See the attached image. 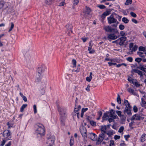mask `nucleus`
<instances>
[{
	"label": "nucleus",
	"instance_id": "nucleus-63",
	"mask_svg": "<svg viewBox=\"0 0 146 146\" xmlns=\"http://www.w3.org/2000/svg\"><path fill=\"white\" fill-rule=\"evenodd\" d=\"M120 34L122 36H124L125 35H126L127 34H126L124 32V31H121L120 32Z\"/></svg>",
	"mask_w": 146,
	"mask_h": 146
},
{
	"label": "nucleus",
	"instance_id": "nucleus-43",
	"mask_svg": "<svg viewBox=\"0 0 146 146\" xmlns=\"http://www.w3.org/2000/svg\"><path fill=\"white\" fill-rule=\"evenodd\" d=\"M85 130H86V133L87 132L86 129V128L85 127H82L80 128V132H81V131H82L83 132H85Z\"/></svg>",
	"mask_w": 146,
	"mask_h": 146
},
{
	"label": "nucleus",
	"instance_id": "nucleus-9",
	"mask_svg": "<svg viewBox=\"0 0 146 146\" xmlns=\"http://www.w3.org/2000/svg\"><path fill=\"white\" fill-rule=\"evenodd\" d=\"M88 136L89 138L93 141H97V136L95 133H91L88 135Z\"/></svg>",
	"mask_w": 146,
	"mask_h": 146
},
{
	"label": "nucleus",
	"instance_id": "nucleus-61",
	"mask_svg": "<svg viewBox=\"0 0 146 146\" xmlns=\"http://www.w3.org/2000/svg\"><path fill=\"white\" fill-rule=\"evenodd\" d=\"M92 78V77H90V76L87 77L86 78V80L88 82H90L91 81Z\"/></svg>",
	"mask_w": 146,
	"mask_h": 146
},
{
	"label": "nucleus",
	"instance_id": "nucleus-23",
	"mask_svg": "<svg viewBox=\"0 0 146 146\" xmlns=\"http://www.w3.org/2000/svg\"><path fill=\"white\" fill-rule=\"evenodd\" d=\"M7 139V137H5L1 142V144H0V146H3L7 141L8 140Z\"/></svg>",
	"mask_w": 146,
	"mask_h": 146
},
{
	"label": "nucleus",
	"instance_id": "nucleus-41",
	"mask_svg": "<svg viewBox=\"0 0 146 146\" xmlns=\"http://www.w3.org/2000/svg\"><path fill=\"white\" fill-rule=\"evenodd\" d=\"M97 7L101 9H104L106 8V7L103 5H99L97 6Z\"/></svg>",
	"mask_w": 146,
	"mask_h": 146
},
{
	"label": "nucleus",
	"instance_id": "nucleus-55",
	"mask_svg": "<svg viewBox=\"0 0 146 146\" xmlns=\"http://www.w3.org/2000/svg\"><path fill=\"white\" fill-rule=\"evenodd\" d=\"M74 140L71 138L70 139V146H72L74 144Z\"/></svg>",
	"mask_w": 146,
	"mask_h": 146
},
{
	"label": "nucleus",
	"instance_id": "nucleus-54",
	"mask_svg": "<svg viewBox=\"0 0 146 146\" xmlns=\"http://www.w3.org/2000/svg\"><path fill=\"white\" fill-rule=\"evenodd\" d=\"M108 64L109 66H111L112 65H116L117 64L115 62H108Z\"/></svg>",
	"mask_w": 146,
	"mask_h": 146
},
{
	"label": "nucleus",
	"instance_id": "nucleus-53",
	"mask_svg": "<svg viewBox=\"0 0 146 146\" xmlns=\"http://www.w3.org/2000/svg\"><path fill=\"white\" fill-rule=\"evenodd\" d=\"M133 110L134 112L135 113L137 112L138 111V108L135 105L133 106Z\"/></svg>",
	"mask_w": 146,
	"mask_h": 146
},
{
	"label": "nucleus",
	"instance_id": "nucleus-20",
	"mask_svg": "<svg viewBox=\"0 0 146 146\" xmlns=\"http://www.w3.org/2000/svg\"><path fill=\"white\" fill-rule=\"evenodd\" d=\"M113 10L112 9H110L108 11H106L103 13V15H105L106 16L110 15L111 13V12L112 11V10Z\"/></svg>",
	"mask_w": 146,
	"mask_h": 146
},
{
	"label": "nucleus",
	"instance_id": "nucleus-45",
	"mask_svg": "<svg viewBox=\"0 0 146 146\" xmlns=\"http://www.w3.org/2000/svg\"><path fill=\"white\" fill-rule=\"evenodd\" d=\"M110 141V143L109 145V146H115V144L114 143L113 140H111Z\"/></svg>",
	"mask_w": 146,
	"mask_h": 146
},
{
	"label": "nucleus",
	"instance_id": "nucleus-30",
	"mask_svg": "<svg viewBox=\"0 0 146 146\" xmlns=\"http://www.w3.org/2000/svg\"><path fill=\"white\" fill-rule=\"evenodd\" d=\"M85 131H86V130H85ZM81 133L82 135V137L84 138L85 139L86 138H87V134L85 132H83L82 131H81Z\"/></svg>",
	"mask_w": 146,
	"mask_h": 146
},
{
	"label": "nucleus",
	"instance_id": "nucleus-47",
	"mask_svg": "<svg viewBox=\"0 0 146 146\" xmlns=\"http://www.w3.org/2000/svg\"><path fill=\"white\" fill-rule=\"evenodd\" d=\"M119 29L120 30H122L125 29V26L122 24H120L119 25Z\"/></svg>",
	"mask_w": 146,
	"mask_h": 146
},
{
	"label": "nucleus",
	"instance_id": "nucleus-38",
	"mask_svg": "<svg viewBox=\"0 0 146 146\" xmlns=\"http://www.w3.org/2000/svg\"><path fill=\"white\" fill-rule=\"evenodd\" d=\"M142 60V59L141 58H136L135 59V61L136 62H137L138 64H139V63H140L141 62Z\"/></svg>",
	"mask_w": 146,
	"mask_h": 146
},
{
	"label": "nucleus",
	"instance_id": "nucleus-8",
	"mask_svg": "<svg viewBox=\"0 0 146 146\" xmlns=\"http://www.w3.org/2000/svg\"><path fill=\"white\" fill-rule=\"evenodd\" d=\"M131 72L132 76L134 75V73H136L139 75L140 77H142L143 76L142 72L137 69H132L131 71Z\"/></svg>",
	"mask_w": 146,
	"mask_h": 146
},
{
	"label": "nucleus",
	"instance_id": "nucleus-19",
	"mask_svg": "<svg viewBox=\"0 0 146 146\" xmlns=\"http://www.w3.org/2000/svg\"><path fill=\"white\" fill-rule=\"evenodd\" d=\"M146 138V134L143 133L140 138V141L142 142H143L145 141Z\"/></svg>",
	"mask_w": 146,
	"mask_h": 146
},
{
	"label": "nucleus",
	"instance_id": "nucleus-21",
	"mask_svg": "<svg viewBox=\"0 0 146 146\" xmlns=\"http://www.w3.org/2000/svg\"><path fill=\"white\" fill-rule=\"evenodd\" d=\"M119 23V22L117 21V20L116 22L115 23L111 25L110 26L111 27V28L116 29L117 25Z\"/></svg>",
	"mask_w": 146,
	"mask_h": 146
},
{
	"label": "nucleus",
	"instance_id": "nucleus-60",
	"mask_svg": "<svg viewBox=\"0 0 146 146\" xmlns=\"http://www.w3.org/2000/svg\"><path fill=\"white\" fill-rule=\"evenodd\" d=\"M116 112L117 114V115L121 117L122 115L121 114V111L117 110L116 111Z\"/></svg>",
	"mask_w": 146,
	"mask_h": 146
},
{
	"label": "nucleus",
	"instance_id": "nucleus-36",
	"mask_svg": "<svg viewBox=\"0 0 146 146\" xmlns=\"http://www.w3.org/2000/svg\"><path fill=\"white\" fill-rule=\"evenodd\" d=\"M111 62H116L118 63H119V60L117 58H114V59H111V60H110Z\"/></svg>",
	"mask_w": 146,
	"mask_h": 146
},
{
	"label": "nucleus",
	"instance_id": "nucleus-22",
	"mask_svg": "<svg viewBox=\"0 0 146 146\" xmlns=\"http://www.w3.org/2000/svg\"><path fill=\"white\" fill-rule=\"evenodd\" d=\"M135 86L137 87H139L140 86V84H139L137 80L135 79H134V80L133 81V83H132Z\"/></svg>",
	"mask_w": 146,
	"mask_h": 146
},
{
	"label": "nucleus",
	"instance_id": "nucleus-13",
	"mask_svg": "<svg viewBox=\"0 0 146 146\" xmlns=\"http://www.w3.org/2000/svg\"><path fill=\"white\" fill-rule=\"evenodd\" d=\"M85 9V11H83V13L85 14H87L88 15H90V13L92 11L91 9L87 6H86Z\"/></svg>",
	"mask_w": 146,
	"mask_h": 146
},
{
	"label": "nucleus",
	"instance_id": "nucleus-7",
	"mask_svg": "<svg viewBox=\"0 0 146 146\" xmlns=\"http://www.w3.org/2000/svg\"><path fill=\"white\" fill-rule=\"evenodd\" d=\"M58 111L61 115H65L66 111V108L63 107H60L57 105Z\"/></svg>",
	"mask_w": 146,
	"mask_h": 146
},
{
	"label": "nucleus",
	"instance_id": "nucleus-46",
	"mask_svg": "<svg viewBox=\"0 0 146 146\" xmlns=\"http://www.w3.org/2000/svg\"><path fill=\"white\" fill-rule=\"evenodd\" d=\"M137 54L139 56L143 58L145 57V56L144 55H142V54H143V53L141 52H137Z\"/></svg>",
	"mask_w": 146,
	"mask_h": 146
},
{
	"label": "nucleus",
	"instance_id": "nucleus-12",
	"mask_svg": "<svg viewBox=\"0 0 146 146\" xmlns=\"http://www.w3.org/2000/svg\"><path fill=\"white\" fill-rule=\"evenodd\" d=\"M123 112L125 114H126L127 113L128 116H130L132 115L131 109H127V108L126 109H125L123 111Z\"/></svg>",
	"mask_w": 146,
	"mask_h": 146
},
{
	"label": "nucleus",
	"instance_id": "nucleus-49",
	"mask_svg": "<svg viewBox=\"0 0 146 146\" xmlns=\"http://www.w3.org/2000/svg\"><path fill=\"white\" fill-rule=\"evenodd\" d=\"M110 116L111 115H114L115 114V111L111 109L110 110Z\"/></svg>",
	"mask_w": 146,
	"mask_h": 146
},
{
	"label": "nucleus",
	"instance_id": "nucleus-16",
	"mask_svg": "<svg viewBox=\"0 0 146 146\" xmlns=\"http://www.w3.org/2000/svg\"><path fill=\"white\" fill-rule=\"evenodd\" d=\"M92 46L90 42L88 49V50L89 51V53L90 54H93L95 52L94 50H92Z\"/></svg>",
	"mask_w": 146,
	"mask_h": 146
},
{
	"label": "nucleus",
	"instance_id": "nucleus-10",
	"mask_svg": "<svg viewBox=\"0 0 146 146\" xmlns=\"http://www.w3.org/2000/svg\"><path fill=\"white\" fill-rule=\"evenodd\" d=\"M141 117L138 114H135L133 115L132 117L130 119L131 121H133L134 120H140L141 118Z\"/></svg>",
	"mask_w": 146,
	"mask_h": 146
},
{
	"label": "nucleus",
	"instance_id": "nucleus-33",
	"mask_svg": "<svg viewBox=\"0 0 146 146\" xmlns=\"http://www.w3.org/2000/svg\"><path fill=\"white\" fill-rule=\"evenodd\" d=\"M120 117H121V121H125L126 118L125 116L124 115H122Z\"/></svg>",
	"mask_w": 146,
	"mask_h": 146
},
{
	"label": "nucleus",
	"instance_id": "nucleus-50",
	"mask_svg": "<svg viewBox=\"0 0 146 146\" xmlns=\"http://www.w3.org/2000/svg\"><path fill=\"white\" fill-rule=\"evenodd\" d=\"M14 27V24L13 23H11V25L10 28H9V30L8 31V32H10L11 31L12 29H13Z\"/></svg>",
	"mask_w": 146,
	"mask_h": 146
},
{
	"label": "nucleus",
	"instance_id": "nucleus-35",
	"mask_svg": "<svg viewBox=\"0 0 146 146\" xmlns=\"http://www.w3.org/2000/svg\"><path fill=\"white\" fill-rule=\"evenodd\" d=\"M39 95H43L44 94V88H42L41 89V90L39 91Z\"/></svg>",
	"mask_w": 146,
	"mask_h": 146
},
{
	"label": "nucleus",
	"instance_id": "nucleus-11",
	"mask_svg": "<svg viewBox=\"0 0 146 146\" xmlns=\"http://www.w3.org/2000/svg\"><path fill=\"white\" fill-rule=\"evenodd\" d=\"M65 115H61L60 118L61 122V124L62 126H64L65 125V121L66 119V117Z\"/></svg>",
	"mask_w": 146,
	"mask_h": 146
},
{
	"label": "nucleus",
	"instance_id": "nucleus-59",
	"mask_svg": "<svg viewBox=\"0 0 146 146\" xmlns=\"http://www.w3.org/2000/svg\"><path fill=\"white\" fill-rule=\"evenodd\" d=\"M33 109L34 113L35 114L37 113L36 106V105H33Z\"/></svg>",
	"mask_w": 146,
	"mask_h": 146
},
{
	"label": "nucleus",
	"instance_id": "nucleus-48",
	"mask_svg": "<svg viewBox=\"0 0 146 146\" xmlns=\"http://www.w3.org/2000/svg\"><path fill=\"white\" fill-rule=\"evenodd\" d=\"M124 129V128L123 126H121L119 129L118 132L120 133H122Z\"/></svg>",
	"mask_w": 146,
	"mask_h": 146
},
{
	"label": "nucleus",
	"instance_id": "nucleus-32",
	"mask_svg": "<svg viewBox=\"0 0 146 146\" xmlns=\"http://www.w3.org/2000/svg\"><path fill=\"white\" fill-rule=\"evenodd\" d=\"M102 113L101 111H100L98 112V115L99 116V117L97 118V120H99L100 119V117L102 115Z\"/></svg>",
	"mask_w": 146,
	"mask_h": 146
},
{
	"label": "nucleus",
	"instance_id": "nucleus-2",
	"mask_svg": "<svg viewBox=\"0 0 146 146\" xmlns=\"http://www.w3.org/2000/svg\"><path fill=\"white\" fill-rule=\"evenodd\" d=\"M46 68L45 66L43 64L41 65L38 67L36 70V82H38L41 81L42 78L41 74L45 71Z\"/></svg>",
	"mask_w": 146,
	"mask_h": 146
},
{
	"label": "nucleus",
	"instance_id": "nucleus-52",
	"mask_svg": "<svg viewBox=\"0 0 146 146\" xmlns=\"http://www.w3.org/2000/svg\"><path fill=\"white\" fill-rule=\"evenodd\" d=\"M52 0H46L45 3L46 4L48 5H50L52 3Z\"/></svg>",
	"mask_w": 146,
	"mask_h": 146
},
{
	"label": "nucleus",
	"instance_id": "nucleus-14",
	"mask_svg": "<svg viewBox=\"0 0 146 146\" xmlns=\"http://www.w3.org/2000/svg\"><path fill=\"white\" fill-rule=\"evenodd\" d=\"M66 28L68 29V30L69 31L68 32L69 33H70V31L71 33H72V29L73 26L71 24H68L66 25Z\"/></svg>",
	"mask_w": 146,
	"mask_h": 146
},
{
	"label": "nucleus",
	"instance_id": "nucleus-15",
	"mask_svg": "<svg viewBox=\"0 0 146 146\" xmlns=\"http://www.w3.org/2000/svg\"><path fill=\"white\" fill-rule=\"evenodd\" d=\"M112 14L115 19H117L119 21H121V19L122 17L121 16H120L114 12Z\"/></svg>",
	"mask_w": 146,
	"mask_h": 146
},
{
	"label": "nucleus",
	"instance_id": "nucleus-64",
	"mask_svg": "<svg viewBox=\"0 0 146 146\" xmlns=\"http://www.w3.org/2000/svg\"><path fill=\"white\" fill-rule=\"evenodd\" d=\"M120 136L119 135H115V136L114 137V139L115 140H116L117 139H120Z\"/></svg>",
	"mask_w": 146,
	"mask_h": 146
},
{
	"label": "nucleus",
	"instance_id": "nucleus-40",
	"mask_svg": "<svg viewBox=\"0 0 146 146\" xmlns=\"http://www.w3.org/2000/svg\"><path fill=\"white\" fill-rule=\"evenodd\" d=\"M132 2V0H127L125 4L126 5L130 4Z\"/></svg>",
	"mask_w": 146,
	"mask_h": 146
},
{
	"label": "nucleus",
	"instance_id": "nucleus-58",
	"mask_svg": "<svg viewBox=\"0 0 146 146\" xmlns=\"http://www.w3.org/2000/svg\"><path fill=\"white\" fill-rule=\"evenodd\" d=\"M130 15L131 16L133 17H137L136 14L133 12H131Z\"/></svg>",
	"mask_w": 146,
	"mask_h": 146
},
{
	"label": "nucleus",
	"instance_id": "nucleus-44",
	"mask_svg": "<svg viewBox=\"0 0 146 146\" xmlns=\"http://www.w3.org/2000/svg\"><path fill=\"white\" fill-rule=\"evenodd\" d=\"M127 80L129 82L131 83H133V81L134 80V79H131V77L130 76L128 77Z\"/></svg>",
	"mask_w": 146,
	"mask_h": 146
},
{
	"label": "nucleus",
	"instance_id": "nucleus-56",
	"mask_svg": "<svg viewBox=\"0 0 146 146\" xmlns=\"http://www.w3.org/2000/svg\"><path fill=\"white\" fill-rule=\"evenodd\" d=\"M137 46L136 44L132 48V51H133L134 52L135 51L137 50Z\"/></svg>",
	"mask_w": 146,
	"mask_h": 146
},
{
	"label": "nucleus",
	"instance_id": "nucleus-5",
	"mask_svg": "<svg viewBox=\"0 0 146 146\" xmlns=\"http://www.w3.org/2000/svg\"><path fill=\"white\" fill-rule=\"evenodd\" d=\"M107 20L108 23L110 25L115 23L117 21V19L114 17L112 14L107 18Z\"/></svg>",
	"mask_w": 146,
	"mask_h": 146
},
{
	"label": "nucleus",
	"instance_id": "nucleus-4",
	"mask_svg": "<svg viewBox=\"0 0 146 146\" xmlns=\"http://www.w3.org/2000/svg\"><path fill=\"white\" fill-rule=\"evenodd\" d=\"M55 140V137L53 135L48 137L47 142V144H48V146H52L54 144Z\"/></svg>",
	"mask_w": 146,
	"mask_h": 146
},
{
	"label": "nucleus",
	"instance_id": "nucleus-28",
	"mask_svg": "<svg viewBox=\"0 0 146 146\" xmlns=\"http://www.w3.org/2000/svg\"><path fill=\"white\" fill-rule=\"evenodd\" d=\"M122 21L123 22L126 24L127 23L129 22V20L127 18L125 17H123L122 18Z\"/></svg>",
	"mask_w": 146,
	"mask_h": 146
},
{
	"label": "nucleus",
	"instance_id": "nucleus-29",
	"mask_svg": "<svg viewBox=\"0 0 146 146\" xmlns=\"http://www.w3.org/2000/svg\"><path fill=\"white\" fill-rule=\"evenodd\" d=\"M7 125L8 126V128L9 129L13 127V123H11V121L7 122Z\"/></svg>",
	"mask_w": 146,
	"mask_h": 146
},
{
	"label": "nucleus",
	"instance_id": "nucleus-42",
	"mask_svg": "<svg viewBox=\"0 0 146 146\" xmlns=\"http://www.w3.org/2000/svg\"><path fill=\"white\" fill-rule=\"evenodd\" d=\"M72 63L73 64V67H75L76 66V60L74 59H72Z\"/></svg>",
	"mask_w": 146,
	"mask_h": 146
},
{
	"label": "nucleus",
	"instance_id": "nucleus-34",
	"mask_svg": "<svg viewBox=\"0 0 146 146\" xmlns=\"http://www.w3.org/2000/svg\"><path fill=\"white\" fill-rule=\"evenodd\" d=\"M139 51H145V48L142 46H140L139 48Z\"/></svg>",
	"mask_w": 146,
	"mask_h": 146
},
{
	"label": "nucleus",
	"instance_id": "nucleus-25",
	"mask_svg": "<svg viewBox=\"0 0 146 146\" xmlns=\"http://www.w3.org/2000/svg\"><path fill=\"white\" fill-rule=\"evenodd\" d=\"M117 101L119 104H120L121 103V99L120 98V95L119 94H117Z\"/></svg>",
	"mask_w": 146,
	"mask_h": 146
},
{
	"label": "nucleus",
	"instance_id": "nucleus-27",
	"mask_svg": "<svg viewBox=\"0 0 146 146\" xmlns=\"http://www.w3.org/2000/svg\"><path fill=\"white\" fill-rule=\"evenodd\" d=\"M27 106V104H23L22 105L20 108V111L21 112H23L24 109H25Z\"/></svg>",
	"mask_w": 146,
	"mask_h": 146
},
{
	"label": "nucleus",
	"instance_id": "nucleus-26",
	"mask_svg": "<svg viewBox=\"0 0 146 146\" xmlns=\"http://www.w3.org/2000/svg\"><path fill=\"white\" fill-rule=\"evenodd\" d=\"M107 135H108L109 137H110L112 135H113V130H109L107 132H106V133Z\"/></svg>",
	"mask_w": 146,
	"mask_h": 146
},
{
	"label": "nucleus",
	"instance_id": "nucleus-3",
	"mask_svg": "<svg viewBox=\"0 0 146 146\" xmlns=\"http://www.w3.org/2000/svg\"><path fill=\"white\" fill-rule=\"evenodd\" d=\"M36 126H37V128L35 131V132L37 135H40V137H42L45 135V130L44 126L42 124L40 123H37L36 124Z\"/></svg>",
	"mask_w": 146,
	"mask_h": 146
},
{
	"label": "nucleus",
	"instance_id": "nucleus-39",
	"mask_svg": "<svg viewBox=\"0 0 146 146\" xmlns=\"http://www.w3.org/2000/svg\"><path fill=\"white\" fill-rule=\"evenodd\" d=\"M125 109H126V108H127V109H130L131 108V106H130L129 103L126 104H125Z\"/></svg>",
	"mask_w": 146,
	"mask_h": 146
},
{
	"label": "nucleus",
	"instance_id": "nucleus-51",
	"mask_svg": "<svg viewBox=\"0 0 146 146\" xmlns=\"http://www.w3.org/2000/svg\"><path fill=\"white\" fill-rule=\"evenodd\" d=\"M92 119V117L90 116H87L86 117V120L88 121L89 122H90L91 121V119Z\"/></svg>",
	"mask_w": 146,
	"mask_h": 146
},
{
	"label": "nucleus",
	"instance_id": "nucleus-31",
	"mask_svg": "<svg viewBox=\"0 0 146 146\" xmlns=\"http://www.w3.org/2000/svg\"><path fill=\"white\" fill-rule=\"evenodd\" d=\"M102 133L101 134H100L99 137L101 138L102 139V141H103L104 139V138L105 137V133Z\"/></svg>",
	"mask_w": 146,
	"mask_h": 146
},
{
	"label": "nucleus",
	"instance_id": "nucleus-37",
	"mask_svg": "<svg viewBox=\"0 0 146 146\" xmlns=\"http://www.w3.org/2000/svg\"><path fill=\"white\" fill-rule=\"evenodd\" d=\"M90 123L91 125L93 126H96V122L93 121H91L90 122Z\"/></svg>",
	"mask_w": 146,
	"mask_h": 146
},
{
	"label": "nucleus",
	"instance_id": "nucleus-24",
	"mask_svg": "<svg viewBox=\"0 0 146 146\" xmlns=\"http://www.w3.org/2000/svg\"><path fill=\"white\" fill-rule=\"evenodd\" d=\"M119 41L123 42H125L126 40L127 37L126 36H122L120 38H118Z\"/></svg>",
	"mask_w": 146,
	"mask_h": 146
},
{
	"label": "nucleus",
	"instance_id": "nucleus-57",
	"mask_svg": "<svg viewBox=\"0 0 146 146\" xmlns=\"http://www.w3.org/2000/svg\"><path fill=\"white\" fill-rule=\"evenodd\" d=\"M110 116L112 117L113 119H119L118 117L116 115H111Z\"/></svg>",
	"mask_w": 146,
	"mask_h": 146
},
{
	"label": "nucleus",
	"instance_id": "nucleus-6",
	"mask_svg": "<svg viewBox=\"0 0 146 146\" xmlns=\"http://www.w3.org/2000/svg\"><path fill=\"white\" fill-rule=\"evenodd\" d=\"M2 135L3 137H6L7 140H10L11 138V133L9 130H4L3 132Z\"/></svg>",
	"mask_w": 146,
	"mask_h": 146
},
{
	"label": "nucleus",
	"instance_id": "nucleus-1",
	"mask_svg": "<svg viewBox=\"0 0 146 146\" xmlns=\"http://www.w3.org/2000/svg\"><path fill=\"white\" fill-rule=\"evenodd\" d=\"M104 29L107 33H111L107 34L108 39L110 41L111 40H114L117 38V36L115 34H119L118 30L115 28H111L110 25L105 26L104 27Z\"/></svg>",
	"mask_w": 146,
	"mask_h": 146
},
{
	"label": "nucleus",
	"instance_id": "nucleus-62",
	"mask_svg": "<svg viewBox=\"0 0 146 146\" xmlns=\"http://www.w3.org/2000/svg\"><path fill=\"white\" fill-rule=\"evenodd\" d=\"M126 59L128 61L130 62H131L133 61V58L131 57H128Z\"/></svg>",
	"mask_w": 146,
	"mask_h": 146
},
{
	"label": "nucleus",
	"instance_id": "nucleus-17",
	"mask_svg": "<svg viewBox=\"0 0 146 146\" xmlns=\"http://www.w3.org/2000/svg\"><path fill=\"white\" fill-rule=\"evenodd\" d=\"M127 91L130 93H131L132 94L136 96H139L137 93L134 92V90L132 89L129 88L127 89Z\"/></svg>",
	"mask_w": 146,
	"mask_h": 146
},
{
	"label": "nucleus",
	"instance_id": "nucleus-18",
	"mask_svg": "<svg viewBox=\"0 0 146 146\" xmlns=\"http://www.w3.org/2000/svg\"><path fill=\"white\" fill-rule=\"evenodd\" d=\"M102 133H106V125L101 126L100 129Z\"/></svg>",
	"mask_w": 146,
	"mask_h": 146
}]
</instances>
